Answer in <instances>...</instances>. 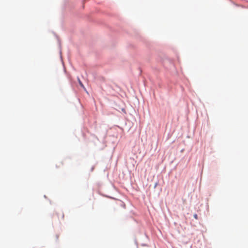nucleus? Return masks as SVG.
I'll return each instance as SVG.
<instances>
[{
	"instance_id": "obj_1",
	"label": "nucleus",
	"mask_w": 248,
	"mask_h": 248,
	"mask_svg": "<svg viewBox=\"0 0 248 248\" xmlns=\"http://www.w3.org/2000/svg\"><path fill=\"white\" fill-rule=\"evenodd\" d=\"M78 83L79 84V85L82 87H83V88H84V86H83L82 83L81 82V81L79 79H78Z\"/></svg>"
},
{
	"instance_id": "obj_2",
	"label": "nucleus",
	"mask_w": 248,
	"mask_h": 248,
	"mask_svg": "<svg viewBox=\"0 0 248 248\" xmlns=\"http://www.w3.org/2000/svg\"><path fill=\"white\" fill-rule=\"evenodd\" d=\"M194 217L195 219H198V215L197 214H195L194 215Z\"/></svg>"
},
{
	"instance_id": "obj_3",
	"label": "nucleus",
	"mask_w": 248,
	"mask_h": 248,
	"mask_svg": "<svg viewBox=\"0 0 248 248\" xmlns=\"http://www.w3.org/2000/svg\"><path fill=\"white\" fill-rule=\"evenodd\" d=\"M61 218L62 219H63V218H64V215H63V214L62 213H61Z\"/></svg>"
}]
</instances>
